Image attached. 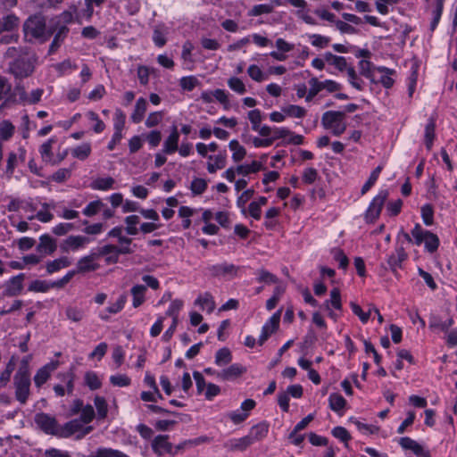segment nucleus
I'll use <instances>...</instances> for the list:
<instances>
[{"label":"nucleus","instance_id":"1","mask_svg":"<svg viewBox=\"0 0 457 457\" xmlns=\"http://www.w3.org/2000/svg\"><path fill=\"white\" fill-rule=\"evenodd\" d=\"M4 55L12 59L7 71L16 79H23L33 74L37 56L29 47H8Z\"/></svg>","mask_w":457,"mask_h":457},{"label":"nucleus","instance_id":"7","mask_svg":"<svg viewBox=\"0 0 457 457\" xmlns=\"http://www.w3.org/2000/svg\"><path fill=\"white\" fill-rule=\"evenodd\" d=\"M30 375L14 374L15 398L21 404H25L28 402L30 395Z\"/></svg>","mask_w":457,"mask_h":457},{"label":"nucleus","instance_id":"42","mask_svg":"<svg viewBox=\"0 0 457 457\" xmlns=\"http://www.w3.org/2000/svg\"><path fill=\"white\" fill-rule=\"evenodd\" d=\"M93 457H129V456L117 449L100 447L96 451Z\"/></svg>","mask_w":457,"mask_h":457},{"label":"nucleus","instance_id":"8","mask_svg":"<svg viewBox=\"0 0 457 457\" xmlns=\"http://www.w3.org/2000/svg\"><path fill=\"white\" fill-rule=\"evenodd\" d=\"M239 269L240 268L238 266L227 262L207 267V270L211 277L224 280H231L237 277Z\"/></svg>","mask_w":457,"mask_h":457},{"label":"nucleus","instance_id":"15","mask_svg":"<svg viewBox=\"0 0 457 457\" xmlns=\"http://www.w3.org/2000/svg\"><path fill=\"white\" fill-rule=\"evenodd\" d=\"M129 245H122L121 247H118L113 245H106L100 248V254L114 253L113 256L106 257V262L109 263H116L119 260L120 254H129L133 253V250Z\"/></svg>","mask_w":457,"mask_h":457},{"label":"nucleus","instance_id":"16","mask_svg":"<svg viewBox=\"0 0 457 457\" xmlns=\"http://www.w3.org/2000/svg\"><path fill=\"white\" fill-rule=\"evenodd\" d=\"M25 279V274L20 273L17 276L11 278L4 284V295L7 296L19 295L23 289V281Z\"/></svg>","mask_w":457,"mask_h":457},{"label":"nucleus","instance_id":"13","mask_svg":"<svg viewBox=\"0 0 457 457\" xmlns=\"http://www.w3.org/2000/svg\"><path fill=\"white\" fill-rule=\"evenodd\" d=\"M59 366V361H51L38 369L34 376L35 386L37 388H40L50 378L52 372H54Z\"/></svg>","mask_w":457,"mask_h":457},{"label":"nucleus","instance_id":"56","mask_svg":"<svg viewBox=\"0 0 457 457\" xmlns=\"http://www.w3.org/2000/svg\"><path fill=\"white\" fill-rule=\"evenodd\" d=\"M348 81L349 83L358 90L363 89V81L358 79V76L353 67H347Z\"/></svg>","mask_w":457,"mask_h":457},{"label":"nucleus","instance_id":"40","mask_svg":"<svg viewBox=\"0 0 457 457\" xmlns=\"http://www.w3.org/2000/svg\"><path fill=\"white\" fill-rule=\"evenodd\" d=\"M229 149L233 152L232 159L235 162H240L243 160L246 154L245 149L238 143L237 140H231L229 142Z\"/></svg>","mask_w":457,"mask_h":457},{"label":"nucleus","instance_id":"26","mask_svg":"<svg viewBox=\"0 0 457 457\" xmlns=\"http://www.w3.org/2000/svg\"><path fill=\"white\" fill-rule=\"evenodd\" d=\"M179 138V134L177 130V128L173 127L170 135L164 141L163 152L168 154L175 153L178 150Z\"/></svg>","mask_w":457,"mask_h":457},{"label":"nucleus","instance_id":"21","mask_svg":"<svg viewBox=\"0 0 457 457\" xmlns=\"http://www.w3.org/2000/svg\"><path fill=\"white\" fill-rule=\"evenodd\" d=\"M56 241L49 235L45 234L39 237V244L37 250L45 254H52L56 250Z\"/></svg>","mask_w":457,"mask_h":457},{"label":"nucleus","instance_id":"55","mask_svg":"<svg viewBox=\"0 0 457 457\" xmlns=\"http://www.w3.org/2000/svg\"><path fill=\"white\" fill-rule=\"evenodd\" d=\"M331 254L335 261L338 262L339 268L346 269L349 263V260L347 256L345 254L343 250L339 248H333L331 250Z\"/></svg>","mask_w":457,"mask_h":457},{"label":"nucleus","instance_id":"3","mask_svg":"<svg viewBox=\"0 0 457 457\" xmlns=\"http://www.w3.org/2000/svg\"><path fill=\"white\" fill-rule=\"evenodd\" d=\"M73 20V15L71 12H63L60 15L50 20L48 23V39L54 34L56 40L63 42L67 37L69 29L67 25Z\"/></svg>","mask_w":457,"mask_h":457},{"label":"nucleus","instance_id":"28","mask_svg":"<svg viewBox=\"0 0 457 457\" xmlns=\"http://www.w3.org/2000/svg\"><path fill=\"white\" fill-rule=\"evenodd\" d=\"M323 57L328 63L334 65L339 71H343L347 68V62L344 56L335 55L330 52H326Z\"/></svg>","mask_w":457,"mask_h":457},{"label":"nucleus","instance_id":"41","mask_svg":"<svg viewBox=\"0 0 457 457\" xmlns=\"http://www.w3.org/2000/svg\"><path fill=\"white\" fill-rule=\"evenodd\" d=\"M18 26V18L13 14H9L0 20V33L3 31H11Z\"/></svg>","mask_w":457,"mask_h":457},{"label":"nucleus","instance_id":"45","mask_svg":"<svg viewBox=\"0 0 457 457\" xmlns=\"http://www.w3.org/2000/svg\"><path fill=\"white\" fill-rule=\"evenodd\" d=\"M140 219L137 215H129L125 218V223L127 225L125 230L127 234L135 236L138 234L139 229L137 225L139 223Z\"/></svg>","mask_w":457,"mask_h":457},{"label":"nucleus","instance_id":"48","mask_svg":"<svg viewBox=\"0 0 457 457\" xmlns=\"http://www.w3.org/2000/svg\"><path fill=\"white\" fill-rule=\"evenodd\" d=\"M262 165L261 162L257 161H253L251 164L248 165H239L237 168V172L238 174H242L244 176H246L250 173H255L262 170Z\"/></svg>","mask_w":457,"mask_h":457},{"label":"nucleus","instance_id":"49","mask_svg":"<svg viewBox=\"0 0 457 457\" xmlns=\"http://www.w3.org/2000/svg\"><path fill=\"white\" fill-rule=\"evenodd\" d=\"M283 112L290 117L303 118L306 114V110L301 106L290 104L282 109Z\"/></svg>","mask_w":457,"mask_h":457},{"label":"nucleus","instance_id":"17","mask_svg":"<svg viewBox=\"0 0 457 457\" xmlns=\"http://www.w3.org/2000/svg\"><path fill=\"white\" fill-rule=\"evenodd\" d=\"M89 242V238L83 236H70L61 244V249L64 253L76 251Z\"/></svg>","mask_w":457,"mask_h":457},{"label":"nucleus","instance_id":"18","mask_svg":"<svg viewBox=\"0 0 457 457\" xmlns=\"http://www.w3.org/2000/svg\"><path fill=\"white\" fill-rule=\"evenodd\" d=\"M103 255L104 254H100L99 249L98 253H92L89 255L82 257L77 263V272H87L97 270L98 264L96 263L95 261Z\"/></svg>","mask_w":457,"mask_h":457},{"label":"nucleus","instance_id":"43","mask_svg":"<svg viewBox=\"0 0 457 457\" xmlns=\"http://www.w3.org/2000/svg\"><path fill=\"white\" fill-rule=\"evenodd\" d=\"M232 361V354L228 348L223 347L215 354V363L218 366H224Z\"/></svg>","mask_w":457,"mask_h":457},{"label":"nucleus","instance_id":"23","mask_svg":"<svg viewBox=\"0 0 457 457\" xmlns=\"http://www.w3.org/2000/svg\"><path fill=\"white\" fill-rule=\"evenodd\" d=\"M126 301H127L126 295H120L114 303L111 304L104 311L100 312V314H99L100 319H102L104 320H107L110 317V314H116L119 312H120L123 309V307L126 303Z\"/></svg>","mask_w":457,"mask_h":457},{"label":"nucleus","instance_id":"5","mask_svg":"<svg viewBox=\"0 0 457 457\" xmlns=\"http://www.w3.org/2000/svg\"><path fill=\"white\" fill-rule=\"evenodd\" d=\"M24 31L26 35L41 41L48 39V26H46V20L41 15L29 17L24 23Z\"/></svg>","mask_w":457,"mask_h":457},{"label":"nucleus","instance_id":"44","mask_svg":"<svg viewBox=\"0 0 457 457\" xmlns=\"http://www.w3.org/2000/svg\"><path fill=\"white\" fill-rule=\"evenodd\" d=\"M91 154V146L88 143H83L71 151L73 157L79 160H86Z\"/></svg>","mask_w":457,"mask_h":457},{"label":"nucleus","instance_id":"57","mask_svg":"<svg viewBox=\"0 0 457 457\" xmlns=\"http://www.w3.org/2000/svg\"><path fill=\"white\" fill-rule=\"evenodd\" d=\"M311 43L313 46L324 48L328 46L330 38L320 34H312L309 36Z\"/></svg>","mask_w":457,"mask_h":457},{"label":"nucleus","instance_id":"11","mask_svg":"<svg viewBox=\"0 0 457 457\" xmlns=\"http://www.w3.org/2000/svg\"><path fill=\"white\" fill-rule=\"evenodd\" d=\"M17 103V98L12 91V85L9 80L0 75V112H4Z\"/></svg>","mask_w":457,"mask_h":457},{"label":"nucleus","instance_id":"24","mask_svg":"<svg viewBox=\"0 0 457 457\" xmlns=\"http://www.w3.org/2000/svg\"><path fill=\"white\" fill-rule=\"evenodd\" d=\"M56 142L54 137L49 138L47 141L43 143L39 147V153L41 158L44 162L51 163L53 165L56 164L55 160L54 159L52 148L53 145Z\"/></svg>","mask_w":457,"mask_h":457},{"label":"nucleus","instance_id":"10","mask_svg":"<svg viewBox=\"0 0 457 457\" xmlns=\"http://www.w3.org/2000/svg\"><path fill=\"white\" fill-rule=\"evenodd\" d=\"M388 195L387 190H381L372 199L364 216L368 223H374L378 219Z\"/></svg>","mask_w":457,"mask_h":457},{"label":"nucleus","instance_id":"33","mask_svg":"<svg viewBox=\"0 0 457 457\" xmlns=\"http://www.w3.org/2000/svg\"><path fill=\"white\" fill-rule=\"evenodd\" d=\"M43 92V89L37 88L28 96L24 88H21L20 92V99L27 104H34L40 101Z\"/></svg>","mask_w":457,"mask_h":457},{"label":"nucleus","instance_id":"31","mask_svg":"<svg viewBox=\"0 0 457 457\" xmlns=\"http://www.w3.org/2000/svg\"><path fill=\"white\" fill-rule=\"evenodd\" d=\"M71 264V262L70 261V259L66 256H63L47 262L46 271L48 274H52L62 268L69 267Z\"/></svg>","mask_w":457,"mask_h":457},{"label":"nucleus","instance_id":"63","mask_svg":"<svg viewBox=\"0 0 457 457\" xmlns=\"http://www.w3.org/2000/svg\"><path fill=\"white\" fill-rule=\"evenodd\" d=\"M95 417V411L92 405L87 404L86 406L82 407V410L80 411V420L87 424L93 420Z\"/></svg>","mask_w":457,"mask_h":457},{"label":"nucleus","instance_id":"39","mask_svg":"<svg viewBox=\"0 0 457 457\" xmlns=\"http://www.w3.org/2000/svg\"><path fill=\"white\" fill-rule=\"evenodd\" d=\"M65 314L67 319L73 322H80L85 317L83 309L71 305L66 308Z\"/></svg>","mask_w":457,"mask_h":457},{"label":"nucleus","instance_id":"47","mask_svg":"<svg viewBox=\"0 0 457 457\" xmlns=\"http://www.w3.org/2000/svg\"><path fill=\"white\" fill-rule=\"evenodd\" d=\"M274 10L272 4H262L254 5L248 12L249 16H259L262 14L271 13Z\"/></svg>","mask_w":457,"mask_h":457},{"label":"nucleus","instance_id":"62","mask_svg":"<svg viewBox=\"0 0 457 457\" xmlns=\"http://www.w3.org/2000/svg\"><path fill=\"white\" fill-rule=\"evenodd\" d=\"M104 206V204L100 200L90 202L83 210V213L86 216L91 217L96 214L100 209Z\"/></svg>","mask_w":457,"mask_h":457},{"label":"nucleus","instance_id":"4","mask_svg":"<svg viewBox=\"0 0 457 457\" xmlns=\"http://www.w3.org/2000/svg\"><path fill=\"white\" fill-rule=\"evenodd\" d=\"M345 113L338 111H328L323 113L321 124L324 129H330L331 133L338 137L346 129V123L344 121Z\"/></svg>","mask_w":457,"mask_h":457},{"label":"nucleus","instance_id":"50","mask_svg":"<svg viewBox=\"0 0 457 457\" xmlns=\"http://www.w3.org/2000/svg\"><path fill=\"white\" fill-rule=\"evenodd\" d=\"M453 318H449L445 321H441L436 318H434L430 323L429 328L432 329H440L441 331L446 332L453 326Z\"/></svg>","mask_w":457,"mask_h":457},{"label":"nucleus","instance_id":"51","mask_svg":"<svg viewBox=\"0 0 457 457\" xmlns=\"http://www.w3.org/2000/svg\"><path fill=\"white\" fill-rule=\"evenodd\" d=\"M247 73L249 77L256 82H262L268 78V76L255 64L248 67Z\"/></svg>","mask_w":457,"mask_h":457},{"label":"nucleus","instance_id":"19","mask_svg":"<svg viewBox=\"0 0 457 457\" xmlns=\"http://www.w3.org/2000/svg\"><path fill=\"white\" fill-rule=\"evenodd\" d=\"M251 445H253L252 437L245 436L241 438H232L226 441L223 444V447L230 452H243L246 450Z\"/></svg>","mask_w":457,"mask_h":457},{"label":"nucleus","instance_id":"2","mask_svg":"<svg viewBox=\"0 0 457 457\" xmlns=\"http://www.w3.org/2000/svg\"><path fill=\"white\" fill-rule=\"evenodd\" d=\"M73 20V15L71 12H63L60 15L50 20L48 23V39L54 34L56 40L63 42L67 37L69 29L67 25Z\"/></svg>","mask_w":457,"mask_h":457},{"label":"nucleus","instance_id":"38","mask_svg":"<svg viewBox=\"0 0 457 457\" xmlns=\"http://www.w3.org/2000/svg\"><path fill=\"white\" fill-rule=\"evenodd\" d=\"M399 444L403 449L411 450L416 455L422 453V446L410 437L400 438Z\"/></svg>","mask_w":457,"mask_h":457},{"label":"nucleus","instance_id":"58","mask_svg":"<svg viewBox=\"0 0 457 457\" xmlns=\"http://www.w3.org/2000/svg\"><path fill=\"white\" fill-rule=\"evenodd\" d=\"M421 217L427 226L434 222V210L431 204H425L421 207Z\"/></svg>","mask_w":457,"mask_h":457},{"label":"nucleus","instance_id":"53","mask_svg":"<svg viewBox=\"0 0 457 457\" xmlns=\"http://www.w3.org/2000/svg\"><path fill=\"white\" fill-rule=\"evenodd\" d=\"M14 132V126L9 120H3L0 122V138L8 140Z\"/></svg>","mask_w":457,"mask_h":457},{"label":"nucleus","instance_id":"9","mask_svg":"<svg viewBox=\"0 0 457 457\" xmlns=\"http://www.w3.org/2000/svg\"><path fill=\"white\" fill-rule=\"evenodd\" d=\"M310 85L309 92L306 96V101L310 102L313 99L315 96L319 93H322L323 89L328 90V92H336L341 89V85L334 80L327 79L325 81H319L317 78H312L308 81Z\"/></svg>","mask_w":457,"mask_h":457},{"label":"nucleus","instance_id":"6","mask_svg":"<svg viewBox=\"0 0 457 457\" xmlns=\"http://www.w3.org/2000/svg\"><path fill=\"white\" fill-rule=\"evenodd\" d=\"M411 236L415 239V244L420 245L422 242L425 243V248L429 252H435L439 245V239L436 235L430 231L422 229L420 224H416L411 230Z\"/></svg>","mask_w":457,"mask_h":457},{"label":"nucleus","instance_id":"34","mask_svg":"<svg viewBox=\"0 0 457 457\" xmlns=\"http://www.w3.org/2000/svg\"><path fill=\"white\" fill-rule=\"evenodd\" d=\"M115 180L112 177L97 178L91 183V187L95 190H109L113 187Z\"/></svg>","mask_w":457,"mask_h":457},{"label":"nucleus","instance_id":"12","mask_svg":"<svg viewBox=\"0 0 457 457\" xmlns=\"http://www.w3.org/2000/svg\"><path fill=\"white\" fill-rule=\"evenodd\" d=\"M35 423L46 434L56 436L60 437L61 426H59L56 419L45 412H40L35 416Z\"/></svg>","mask_w":457,"mask_h":457},{"label":"nucleus","instance_id":"32","mask_svg":"<svg viewBox=\"0 0 457 457\" xmlns=\"http://www.w3.org/2000/svg\"><path fill=\"white\" fill-rule=\"evenodd\" d=\"M268 431H269L268 424L259 423L251 428L250 433H249V435H247V436H251L253 443L254 441H259V440L262 439L263 437H265L268 434Z\"/></svg>","mask_w":457,"mask_h":457},{"label":"nucleus","instance_id":"25","mask_svg":"<svg viewBox=\"0 0 457 457\" xmlns=\"http://www.w3.org/2000/svg\"><path fill=\"white\" fill-rule=\"evenodd\" d=\"M81 422L80 420L75 419L61 426L60 437H69L76 432L80 431L83 428Z\"/></svg>","mask_w":457,"mask_h":457},{"label":"nucleus","instance_id":"36","mask_svg":"<svg viewBox=\"0 0 457 457\" xmlns=\"http://www.w3.org/2000/svg\"><path fill=\"white\" fill-rule=\"evenodd\" d=\"M328 403L330 409L336 412L341 411L346 404L345 399L337 393H333L329 395Z\"/></svg>","mask_w":457,"mask_h":457},{"label":"nucleus","instance_id":"14","mask_svg":"<svg viewBox=\"0 0 457 457\" xmlns=\"http://www.w3.org/2000/svg\"><path fill=\"white\" fill-rule=\"evenodd\" d=\"M152 449L154 453L162 456L165 453L172 454L176 451H173V445L169 442L168 435H158L156 436L151 444Z\"/></svg>","mask_w":457,"mask_h":457},{"label":"nucleus","instance_id":"46","mask_svg":"<svg viewBox=\"0 0 457 457\" xmlns=\"http://www.w3.org/2000/svg\"><path fill=\"white\" fill-rule=\"evenodd\" d=\"M85 384L91 389L96 390L101 387L102 383L97 376V374L94 371H87L84 376Z\"/></svg>","mask_w":457,"mask_h":457},{"label":"nucleus","instance_id":"27","mask_svg":"<svg viewBox=\"0 0 457 457\" xmlns=\"http://www.w3.org/2000/svg\"><path fill=\"white\" fill-rule=\"evenodd\" d=\"M195 304L200 306L204 311L206 310L211 313L215 309V302L212 295L206 292L204 295H200L195 301Z\"/></svg>","mask_w":457,"mask_h":457},{"label":"nucleus","instance_id":"54","mask_svg":"<svg viewBox=\"0 0 457 457\" xmlns=\"http://www.w3.org/2000/svg\"><path fill=\"white\" fill-rule=\"evenodd\" d=\"M207 188V182L204 179L195 178L193 179L190 189L195 195H202Z\"/></svg>","mask_w":457,"mask_h":457},{"label":"nucleus","instance_id":"22","mask_svg":"<svg viewBox=\"0 0 457 457\" xmlns=\"http://www.w3.org/2000/svg\"><path fill=\"white\" fill-rule=\"evenodd\" d=\"M407 258V253L403 245H397L395 253L389 255L387 259V264L392 270H395L396 268L401 267L402 262Z\"/></svg>","mask_w":457,"mask_h":457},{"label":"nucleus","instance_id":"35","mask_svg":"<svg viewBox=\"0 0 457 457\" xmlns=\"http://www.w3.org/2000/svg\"><path fill=\"white\" fill-rule=\"evenodd\" d=\"M436 122L430 118L425 127V145L428 150H430L435 138Z\"/></svg>","mask_w":457,"mask_h":457},{"label":"nucleus","instance_id":"37","mask_svg":"<svg viewBox=\"0 0 457 457\" xmlns=\"http://www.w3.org/2000/svg\"><path fill=\"white\" fill-rule=\"evenodd\" d=\"M146 287L143 285H137L131 288V294L133 295V306L137 308L145 301V293Z\"/></svg>","mask_w":457,"mask_h":457},{"label":"nucleus","instance_id":"52","mask_svg":"<svg viewBox=\"0 0 457 457\" xmlns=\"http://www.w3.org/2000/svg\"><path fill=\"white\" fill-rule=\"evenodd\" d=\"M382 170L381 166H378L370 174L369 179L366 181V183L362 186L361 193V195H365L376 183L380 172Z\"/></svg>","mask_w":457,"mask_h":457},{"label":"nucleus","instance_id":"30","mask_svg":"<svg viewBox=\"0 0 457 457\" xmlns=\"http://www.w3.org/2000/svg\"><path fill=\"white\" fill-rule=\"evenodd\" d=\"M167 34L168 29L164 25H157L154 29L153 41L157 46L162 47L167 42Z\"/></svg>","mask_w":457,"mask_h":457},{"label":"nucleus","instance_id":"59","mask_svg":"<svg viewBox=\"0 0 457 457\" xmlns=\"http://www.w3.org/2000/svg\"><path fill=\"white\" fill-rule=\"evenodd\" d=\"M95 405L97 411V415L99 419H104L107 415V403L104 397L96 396L95 397Z\"/></svg>","mask_w":457,"mask_h":457},{"label":"nucleus","instance_id":"61","mask_svg":"<svg viewBox=\"0 0 457 457\" xmlns=\"http://www.w3.org/2000/svg\"><path fill=\"white\" fill-rule=\"evenodd\" d=\"M248 119L252 123V129L254 131L259 130L262 122V114L260 110L254 109L248 112Z\"/></svg>","mask_w":457,"mask_h":457},{"label":"nucleus","instance_id":"20","mask_svg":"<svg viewBox=\"0 0 457 457\" xmlns=\"http://www.w3.org/2000/svg\"><path fill=\"white\" fill-rule=\"evenodd\" d=\"M245 372V369L242 365L235 363L227 369L222 370L220 372H218L217 378L222 380H232L238 378Z\"/></svg>","mask_w":457,"mask_h":457},{"label":"nucleus","instance_id":"60","mask_svg":"<svg viewBox=\"0 0 457 457\" xmlns=\"http://www.w3.org/2000/svg\"><path fill=\"white\" fill-rule=\"evenodd\" d=\"M50 288H53L51 284H48L44 280H34L29 286V290L32 292H47Z\"/></svg>","mask_w":457,"mask_h":457},{"label":"nucleus","instance_id":"29","mask_svg":"<svg viewBox=\"0 0 457 457\" xmlns=\"http://www.w3.org/2000/svg\"><path fill=\"white\" fill-rule=\"evenodd\" d=\"M147 110V102L145 98L140 97L137 99L135 110L131 115V120L134 123H139L143 120L145 113Z\"/></svg>","mask_w":457,"mask_h":457},{"label":"nucleus","instance_id":"64","mask_svg":"<svg viewBox=\"0 0 457 457\" xmlns=\"http://www.w3.org/2000/svg\"><path fill=\"white\" fill-rule=\"evenodd\" d=\"M228 85L233 91L238 94L242 95L246 91L245 86L243 83V81L237 77L230 78L228 80Z\"/></svg>","mask_w":457,"mask_h":457}]
</instances>
